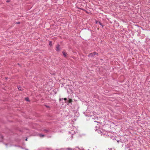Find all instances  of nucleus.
I'll return each mask as SVG.
<instances>
[{"mask_svg":"<svg viewBox=\"0 0 150 150\" xmlns=\"http://www.w3.org/2000/svg\"><path fill=\"white\" fill-rule=\"evenodd\" d=\"M56 50L57 52L61 50V48L60 47V45L59 44H58L56 46Z\"/></svg>","mask_w":150,"mask_h":150,"instance_id":"f257e3e1","label":"nucleus"},{"mask_svg":"<svg viewBox=\"0 0 150 150\" xmlns=\"http://www.w3.org/2000/svg\"><path fill=\"white\" fill-rule=\"evenodd\" d=\"M96 54V52H93L92 53H91L90 54H89V55H88V56L89 57H93L94 56V55H95Z\"/></svg>","mask_w":150,"mask_h":150,"instance_id":"f03ea898","label":"nucleus"},{"mask_svg":"<svg viewBox=\"0 0 150 150\" xmlns=\"http://www.w3.org/2000/svg\"><path fill=\"white\" fill-rule=\"evenodd\" d=\"M62 53L64 57H66L67 56V54L65 51H63Z\"/></svg>","mask_w":150,"mask_h":150,"instance_id":"7ed1b4c3","label":"nucleus"},{"mask_svg":"<svg viewBox=\"0 0 150 150\" xmlns=\"http://www.w3.org/2000/svg\"><path fill=\"white\" fill-rule=\"evenodd\" d=\"M72 102V100L71 99H69V100L68 102L69 103H71Z\"/></svg>","mask_w":150,"mask_h":150,"instance_id":"20e7f679","label":"nucleus"},{"mask_svg":"<svg viewBox=\"0 0 150 150\" xmlns=\"http://www.w3.org/2000/svg\"><path fill=\"white\" fill-rule=\"evenodd\" d=\"M39 136L41 137H42L44 136V135H43L42 134H40Z\"/></svg>","mask_w":150,"mask_h":150,"instance_id":"39448f33","label":"nucleus"},{"mask_svg":"<svg viewBox=\"0 0 150 150\" xmlns=\"http://www.w3.org/2000/svg\"><path fill=\"white\" fill-rule=\"evenodd\" d=\"M25 99L27 101H28V100H29V98H25Z\"/></svg>","mask_w":150,"mask_h":150,"instance_id":"423d86ee","label":"nucleus"},{"mask_svg":"<svg viewBox=\"0 0 150 150\" xmlns=\"http://www.w3.org/2000/svg\"><path fill=\"white\" fill-rule=\"evenodd\" d=\"M21 88L20 87H18V89L20 90H21Z\"/></svg>","mask_w":150,"mask_h":150,"instance_id":"0eeeda50","label":"nucleus"},{"mask_svg":"<svg viewBox=\"0 0 150 150\" xmlns=\"http://www.w3.org/2000/svg\"><path fill=\"white\" fill-rule=\"evenodd\" d=\"M64 100H67V98H64Z\"/></svg>","mask_w":150,"mask_h":150,"instance_id":"6e6552de","label":"nucleus"},{"mask_svg":"<svg viewBox=\"0 0 150 150\" xmlns=\"http://www.w3.org/2000/svg\"><path fill=\"white\" fill-rule=\"evenodd\" d=\"M99 23L100 25H101V23H100V22H99Z\"/></svg>","mask_w":150,"mask_h":150,"instance_id":"1a4fd4ad","label":"nucleus"},{"mask_svg":"<svg viewBox=\"0 0 150 150\" xmlns=\"http://www.w3.org/2000/svg\"><path fill=\"white\" fill-rule=\"evenodd\" d=\"M19 23H19V22H18V23H18V24H19Z\"/></svg>","mask_w":150,"mask_h":150,"instance_id":"9d476101","label":"nucleus"},{"mask_svg":"<svg viewBox=\"0 0 150 150\" xmlns=\"http://www.w3.org/2000/svg\"><path fill=\"white\" fill-rule=\"evenodd\" d=\"M25 140H26V141H27V139H26Z\"/></svg>","mask_w":150,"mask_h":150,"instance_id":"9b49d317","label":"nucleus"},{"mask_svg":"<svg viewBox=\"0 0 150 150\" xmlns=\"http://www.w3.org/2000/svg\"><path fill=\"white\" fill-rule=\"evenodd\" d=\"M69 150H71V149H69Z\"/></svg>","mask_w":150,"mask_h":150,"instance_id":"f8f14e48","label":"nucleus"},{"mask_svg":"<svg viewBox=\"0 0 150 150\" xmlns=\"http://www.w3.org/2000/svg\"><path fill=\"white\" fill-rule=\"evenodd\" d=\"M59 100H61V99H59Z\"/></svg>","mask_w":150,"mask_h":150,"instance_id":"ddd939ff","label":"nucleus"},{"mask_svg":"<svg viewBox=\"0 0 150 150\" xmlns=\"http://www.w3.org/2000/svg\"><path fill=\"white\" fill-rule=\"evenodd\" d=\"M7 2H8V1H7Z\"/></svg>","mask_w":150,"mask_h":150,"instance_id":"4468645a","label":"nucleus"}]
</instances>
